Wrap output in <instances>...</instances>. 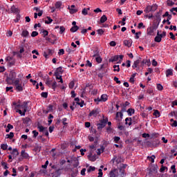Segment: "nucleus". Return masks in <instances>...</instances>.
<instances>
[{
	"label": "nucleus",
	"mask_w": 177,
	"mask_h": 177,
	"mask_svg": "<svg viewBox=\"0 0 177 177\" xmlns=\"http://www.w3.org/2000/svg\"><path fill=\"white\" fill-rule=\"evenodd\" d=\"M27 104V102H24L22 104L17 105V109H19L17 111V113H19L21 115H26L28 107Z\"/></svg>",
	"instance_id": "1"
},
{
	"label": "nucleus",
	"mask_w": 177,
	"mask_h": 177,
	"mask_svg": "<svg viewBox=\"0 0 177 177\" xmlns=\"http://www.w3.org/2000/svg\"><path fill=\"white\" fill-rule=\"evenodd\" d=\"M16 72L12 71L10 72L8 76L6 77V82L8 85H13V81L16 80Z\"/></svg>",
	"instance_id": "2"
},
{
	"label": "nucleus",
	"mask_w": 177,
	"mask_h": 177,
	"mask_svg": "<svg viewBox=\"0 0 177 177\" xmlns=\"http://www.w3.org/2000/svg\"><path fill=\"white\" fill-rule=\"evenodd\" d=\"M158 6L157 4H153L152 6H147V8L144 10L145 13H150V12H156Z\"/></svg>",
	"instance_id": "3"
},
{
	"label": "nucleus",
	"mask_w": 177,
	"mask_h": 177,
	"mask_svg": "<svg viewBox=\"0 0 177 177\" xmlns=\"http://www.w3.org/2000/svg\"><path fill=\"white\" fill-rule=\"evenodd\" d=\"M100 113V109L99 108L93 109L88 114V117L96 118Z\"/></svg>",
	"instance_id": "4"
},
{
	"label": "nucleus",
	"mask_w": 177,
	"mask_h": 177,
	"mask_svg": "<svg viewBox=\"0 0 177 177\" xmlns=\"http://www.w3.org/2000/svg\"><path fill=\"white\" fill-rule=\"evenodd\" d=\"M125 108H123L121 111V112H117L116 113V115H115V120L116 121H118V122H120V121L122 120V117L124 116V114H122V113H124V111H125Z\"/></svg>",
	"instance_id": "5"
},
{
	"label": "nucleus",
	"mask_w": 177,
	"mask_h": 177,
	"mask_svg": "<svg viewBox=\"0 0 177 177\" xmlns=\"http://www.w3.org/2000/svg\"><path fill=\"white\" fill-rule=\"evenodd\" d=\"M109 177H118V170L117 169H112L109 173Z\"/></svg>",
	"instance_id": "6"
},
{
	"label": "nucleus",
	"mask_w": 177,
	"mask_h": 177,
	"mask_svg": "<svg viewBox=\"0 0 177 177\" xmlns=\"http://www.w3.org/2000/svg\"><path fill=\"white\" fill-rule=\"evenodd\" d=\"M132 39H125L123 41V44L124 46H127V48H131L132 46Z\"/></svg>",
	"instance_id": "7"
},
{
	"label": "nucleus",
	"mask_w": 177,
	"mask_h": 177,
	"mask_svg": "<svg viewBox=\"0 0 177 177\" xmlns=\"http://www.w3.org/2000/svg\"><path fill=\"white\" fill-rule=\"evenodd\" d=\"M75 6L72 5L71 7H68V9H69V12L71 15H74V13H77L78 12V10L77 8H75Z\"/></svg>",
	"instance_id": "8"
},
{
	"label": "nucleus",
	"mask_w": 177,
	"mask_h": 177,
	"mask_svg": "<svg viewBox=\"0 0 177 177\" xmlns=\"http://www.w3.org/2000/svg\"><path fill=\"white\" fill-rule=\"evenodd\" d=\"M24 86V84H21V83H19V84H17L15 86V89L16 91H17V92H23Z\"/></svg>",
	"instance_id": "9"
},
{
	"label": "nucleus",
	"mask_w": 177,
	"mask_h": 177,
	"mask_svg": "<svg viewBox=\"0 0 177 177\" xmlns=\"http://www.w3.org/2000/svg\"><path fill=\"white\" fill-rule=\"evenodd\" d=\"M106 123H104L102 120L100 121V123L97 124V129H103L106 127Z\"/></svg>",
	"instance_id": "10"
},
{
	"label": "nucleus",
	"mask_w": 177,
	"mask_h": 177,
	"mask_svg": "<svg viewBox=\"0 0 177 177\" xmlns=\"http://www.w3.org/2000/svg\"><path fill=\"white\" fill-rule=\"evenodd\" d=\"M10 11L12 13H20V10L18 8H16V6L15 5L11 7Z\"/></svg>",
	"instance_id": "11"
},
{
	"label": "nucleus",
	"mask_w": 177,
	"mask_h": 177,
	"mask_svg": "<svg viewBox=\"0 0 177 177\" xmlns=\"http://www.w3.org/2000/svg\"><path fill=\"white\" fill-rule=\"evenodd\" d=\"M140 62H142V58H139L138 59H137L136 61H135L133 62V64L132 66L133 68H136L138 67V66L139 65V63H140Z\"/></svg>",
	"instance_id": "12"
},
{
	"label": "nucleus",
	"mask_w": 177,
	"mask_h": 177,
	"mask_svg": "<svg viewBox=\"0 0 177 177\" xmlns=\"http://www.w3.org/2000/svg\"><path fill=\"white\" fill-rule=\"evenodd\" d=\"M125 125H129V127L132 125V118H127L125 119Z\"/></svg>",
	"instance_id": "13"
},
{
	"label": "nucleus",
	"mask_w": 177,
	"mask_h": 177,
	"mask_svg": "<svg viewBox=\"0 0 177 177\" xmlns=\"http://www.w3.org/2000/svg\"><path fill=\"white\" fill-rule=\"evenodd\" d=\"M63 68L62 67H59L56 69L55 72V75H62L63 74Z\"/></svg>",
	"instance_id": "14"
},
{
	"label": "nucleus",
	"mask_w": 177,
	"mask_h": 177,
	"mask_svg": "<svg viewBox=\"0 0 177 177\" xmlns=\"http://www.w3.org/2000/svg\"><path fill=\"white\" fill-rule=\"evenodd\" d=\"M147 32L148 35H153L154 32V28H153V27L148 28L147 30Z\"/></svg>",
	"instance_id": "15"
},
{
	"label": "nucleus",
	"mask_w": 177,
	"mask_h": 177,
	"mask_svg": "<svg viewBox=\"0 0 177 177\" xmlns=\"http://www.w3.org/2000/svg\"><path fill=\"white\" fill-rule=\"evenodd\" d=\"M169 75H174V70L167 69L166 71V77H169Z\"/></svg>",
	"instance_id": "16"
},
{
	"label": "nucleus",
	"mask_w": 177,
	"mask_h": 177,
	"mask_svg": "<svg viewBox=\"0 0 177 177\" xmlns=\"http://www.w3.org/2000/svg\"><path fill=\"white\" fill-rule=\"evenodd\" d=\"M73 162H75V164L73 165L74 168H77V167L80 165V162L78 160V158H73Z\"/></svg>",
	"instance_id": "17"
},
{
	"label": "nucleus",
	"mask_w": 177,
	"mask_h": 177,
	"mask_svg": "<svg viewBox=\"0 0 177 177\" xmlns=\"http://www.w3.org/2000/svg\"><path fill=\"white\" fill-rule=\"evenodd\" d=\"M15 136V133L13 132H10L9 134L6 135V139H13Z\"/></svg>",
	"instance_id": "18"
},
{
	"label": "nucleus",
	"mask_w": 177,
	"mask_h": 177,
	"mask_svg": "<svg viewBox=\"0 0 177 177\" xmlns=\"http://www.w3.org/2000/svg\"><path fill=\"white\" fill-rule=\"evenodd\" d=\"M155 42H160L161 41V37H160V32L158 31L157 35L154 39Z\"/></svg>",
	"instance_id": "19"
},
{
	"label": "nucleus",
	"mask_w": 177,
	"mask_h": 177,
	"mask_svg": "<svg viewBox=\"0 0 177 177\" xmlns=\"http://www.w3.org/2000/svg\"><path fill=\"white\" fill-rule=\"evenodd\" d=\"M100 99L102 102H107L108 96L106 94H102Z\"/></svg>",
	"instance_id": "20"
},
{
	"label": "nucleus",
	"mask_w": 177,
	"mask_h": 177,
	"mask_svg": "<svg viewBox=\"0 0 177 177\" xmlns=\"http://www.w3.org/2000/svg\"><path fill=\"white\" fill-rule=\"evenodd\" d=\"M21 156L24 158H28V153H26V151L22 150L21 151Z\"/></svg>",
	"instance_id": "21"
},
{
	"label": "nucleus",
	"mask_w": 177,
	"mask_h": 177,
	"mask_svg": "<svg viewBox=\"0 0 177 177\" xmlns=\"http://www.w3.org/2000/svg\"><path fill=\"white\" fill-rule=\"evenodd\" d=\"M37 129H39V132H44L46 128L44 127V126L41 124L37 125Z\"/></svg>",
	"instance_id": "22"
},
{
	"label": "nucleus",
	"mask_w": 177,
	"mask_h": 177,
	"mask_svg": "<svg viewBox=\"0 0 177 177\" xmlns=\"http://www.w3.org/2000/svg\"><path fill=\"white\" fill-rule=\"evenodd\" d=\"M79 29H80V27H78V26H74L71 28V32H76V31H78Z\"/></svg>",
	"instance_id": "23"
},
{
	"label": "nucleus",
	"mask_w": 177,
	"mask_h": 177,
	"mask_svg": "<svg viewBox=\"0 0 177 177\" xmlns=\"http://www.w3.org/2000/svg\"><path fill=\"white\" fill-rule=\"evenodd\" d=\"M128 115H132V114H135V109L130 108L127 110Z\"/></svg>",
	"instance_id": "24"
},
{
	"label": "nucleus",
	"mask_w": 177,
	"mask_h": 177,
	"mask_svg": "<svg viewBox=\"0 0 177 177\" xmlns=\"http://www.w3.org/2000/svg\"><path fill=\"white\" fill-rule=\"evenodd\" d=\"M90 10V8H84L82 10V14L84 15V16H86L88 15V11Z\"/></svg>",
	"instance_id": "25"
},
{
	"label": "nucleus",
	"mask_w": 177,
	"mask_h": 177,
	"mask_svg": "<svg viewBox=\"0 0 177 177\" xmlns=\"http://www.w3.org/2000/svg\"><path fill=\"white\" fill-rule=\"evenodd\" d=\"M56 77V80H59V82H61V84H63V78L62 77V75L59 74H57L55 75Z\"/></svg>",
	"instance_id": "26"
},
{
	"label": "nucleus",
	"mask_w": 177,
	"mask_h": 177,
	"mask_svg": "<svg viewBox=\"0 0 177 177\" xmlns=\"http://www.w3.org/2000/svg\"><path fill=\"white\" fill-rule=\"evenodd\" d=\"M11 154H12V156H15V157H17V156H19V151L17 150V149H14Z\"/></svg>",
	"instance_id": "27"
},
{
	"label": "nucleus",
	"mask_w": 177,
	"mask_h": 177,
	"mask_svg": "<svg viewBox=\"0 0 177 177\" xmlns=\"http://www.w3.org/2000/svg\"><path fill=\"white\" fill-rule=\"evenodd\" d=\"M10 129H13V125L10 124H8L7 129H6V132H10Z\"/></svg>",
	"instance_id": "28"
},
{
	"label": "nucleus",
	"mask_w": 177,
	"mask_h": 177,
	"mask_svg": "<svg viewBox=\"0 0 177 177\" xmlns=\"http://www.w3.org/2000/svg\"><path fill=\"white\" fill-rule=\"evenodd\" d=\"M105 21H107V17L106 15H103L100 18V23H105Z\"/></svg>",
	"instance_id": "29"
},
{
	"label": "nucleus",
	"mask_w": 177,
	"mask_h": 177,
	"mask_svg": "<svg viewBox=\"0 0 177 177\" xmlns=\"http://www.w3.org/2000/svg\"><path fill=\"white\" fill-rule=\"evenodd\" d=\"M120 59V57L118 55H115L113 58L110 59V62H118V60Z\"/></svg>",
	"instance_id": "30"
},
{
	"label": "nucleus",
	"mask_w": 177,
	"mask_h": 177,
	"mask_svg": "<svg viewBox=\"0 0 177 177\" xmlns=\"http://www.w3.org/2000/svg\"><path fill=\"white\" fill-rule=\"evenodd\" d=\"M62 8V2L61 1H57L55 3V8L56 9H60Z\"/></svg>",
	"instance_id": "31"
},
{
	"label": "nucleus",
	"mask_w": 177,
	"mask_h": 177,
	"mask_svg": "<svg viewBox=\"0 0 177 177\" xmlns=\"http://www.w3.org/2000/svg\"><path fill=\"white\" fill-rule=\"evenodd\" d=\"M47 19H48V20H46V21H45V24H50V23H52V22L53 21V19H52L50 18V17H47Z\"/></svg>",
	"instance_id": "32"
},
{
	"label": "nucleus",
	"mask_w": 177,
	"mask_h": 177,
	"mask_svg": "<svg viewBox=\"0 0 177 177\" xmlns=\"http://www.w3.org/2000/svg\"><path fill=\"white\" fill-rule=\"evenodd\" d=\"M28 35H30V33L27 30H23L22 34H21L22 37H28Z\"/></svg>",
	"instance_id": "33"
},
{
	"label": "nucleus",
	"mask_w": 177,
	"mask_h": 177,
	"mask_svg": "<svg viewBox=\"0 0 177 177\" xmlns=\"http://www.w3.org/2000/svg\"><path fill=\"white\" fill-rule=\"evenodd\" d=\"M96 169V167L90 166L87 169V172H93Z\"/></svg>",
	"instance_id": "34"
},
{
	"label": "nucleus",
	"mask_w": 177,
	"mask_h": 177,
	"mask_svg": "<svg viewBox=\"0 0 177 177\" xmlns=\"http://www.w3.org/2000/svg\"><path fill=\"white\" fill-rule=\"evenodd\" d=\"M46 84L48 86H50L52 85V80L49 77H48L46 80Z\"/></svg>",
	"instance_id": "35"
},
{
	"label": "nucleus",
	"mask_w": 177,
	"mask_h": 177,
	"mask_svg": "<svg viewBox=\"0 0 177 177\" xmlns=\"http://www.w3.org/2000/svg\"><path fill=\"white\" fill-rule=\"evenodd\" d=\"M153 115L156 118H158V117H160V111H158V110H156L153 112Z\"/></svg>",
	"instance_id": "36"
},
{
	"label": "nucleus",
	"mask_w": 177,
	"mask_h": 177,
	"mask_svg": "<svg viewBox=\"0 0 177 177\" xmlns=\"http://www.w3.org/2000/svg\"><path fill=\"white\" fill-rule=\"evenodd\" d=\"M151 73H153V68H148L147 72L145 73V75L147 76L149 74H151Z\"/></svg>",
	"instance_id": "37"
},
{
	"label": "nucleus",
	"mask_w": 177,
	"mask_h": 177,
	"mask_svg": "<svg viewBox=\"0 0 177 177\" xmlns=\"http://www.w3.org/2000/svg\"><path fill=\"white\" fill-rule=\"evenodd\" d=\"M20 84V79H15L14 81H13V84L15 85V86L16 85H19Z\"/></svg>",
	"instance_id": "38"
},
{
	"label": "nucleus",
	"mask_w": 177,
	"mask_h": 177,
	"mask_svg": "<svg viewBox=\"0 0 177 177\" xmlns=\"http://www.w3.org/2000/svg\"><path fill=\"white\" fill-rule=\"evenodd\" d=\"M113 71H117L118 73H119L120 71V65H114L113 66Z\"/></svg>",
	"instance_id": "39"
},
{
	"label": "nucleus",
	"mask_w": 177,
	"mask_h": 177,
	"mask_svg": "<svg viewBox=\"0 0 177 177\" xmlns=\"http://www.w3.org/2000/svg\"><path fill=\"white\" fill-rule=\"evenodd\" d=\"M149 161L151 162H154V160L156 159V156L153 155L152 156H148Z\"/></svg>",
	"instance_id": "40"
},
{
	"label": "nucleus",
	"mask_w": 177,
	"mask_h": 177,
	"mask_svg": "<svg viewBox=\"0 0 177 177\" xmlns=\"http://www.w3.org/2000/svg\"><path fill=\"white\" fill-rule=\"evenodd\" d=\"M42 34H43V37L45 38V37H47L48 34H49V32H48V30H43L41 31Z\"/></svg>",
	"instance_id": "41"
},
{
	"label": "nucleus",
	"mask_w": 177,
	"mask_h": 177,
	"mask_svg": "<svg viewBox=\"0 0 177 177\" xmlns=\"http://www.w3.org/2000/svg\"><path fill=\"white\" fill-rule=\"evenodd\" d=\"M171 169L173 174H176V168L175 165H173L171 166Z\"/></svg>",
	"instance_id": "42"
},
{
	"label": "nucleus",
	"mask_w": 177,
	"mask_h": 177,
	"mask_svg": "<svg viewBox=\"0 0 177 177\" xmlns=\"http://www.w3.org/2000/svg\"><path fill=\"white\" fill-rule=\"evenodd\" d=\"M97 32L99 35H103V34H104V30H103V29H98Z\"/></svg>",
	"instance_id": "43"
},
{
	"label": "nucleus",
	"mask_w": 177,
	"mask_h": 177,
	"mask_svg": "<svg viewBox=\"0 0 177 177\" xmlns=\"http://www.w3.org/2000/svg\"><path fill=\"white\" fill-rule=\"evenodd\" d=\"M59 30V34H63V32L66 31V28H64V26H60Z\"/></svg>",
	"instance_id": "44"
},
{
	"label": "nucleus",
	"mask_w": 177,
	"mask_h": 177,
	"mask_svg": "<svg viewBox=\"0 0 177 177\" xmlns=\"http://www.w3.org/2000/svg\"><path fill=\"white\" fill-rule=\"evenodd\" d=\"M74 85H75V83H74V81H71L68 84L70 89H73V88H74Z\"/></svg>",
	"instance_id": "45"
},
{
	"label": "nucleus",
	"mask_w": 177,
	"mask_h": 177,
	"mask_svg": "<svg viewBox=\"0 0 177 177\" xmlns=\"http://www.w3.org/2000/svg\"><path fill=\"white\" fill-rule=\"evenodd\" d=\"M56 88H57V82L56 81L53 82V83L52 84V88L56 89Z\"/></svg>",
	"instance_id": "46"
},
{
	"label": "nucleus",
	"mask_w": 177,
	"mask_h": 177,
	"mask_svg": "<svg viewBox=\"0 0 177 177\" xmlns=\"http://www.w3.org/2000/svg\"><path fill=\"white\" fill-rule=\"evenodd\" d=\"M169 115H170V117H176L177 115V112L176 111H171V113H169Z\"/></svg>",
	"instance_id": "47"
},
{
	"label": "nucleus",
	"mask_w": 177,
	"mask_h": 177,
	"mask_svg": "<svg viewBox=\"0 0 177 177\" xmlns=\"http://www.w3.org/2000/svg\"><path fill=\"white\" fill-rule=\"evenodd\" d=\"M102 57H100L99 55L95 57V61L97 63H102Z\"/></svg>",
	"instance_id": "48"
},
{
	"label": "nucleus",
	"mask_w": 177,
	"mask_h": 177,
	"mask_svg": "<svg viewBox=\"0 0 177 177\" xmlns=\"http://www.w3.org/2000/svg\"><path fill=\"white\" fill-rule=\"evenodd\" d=\"M1 149H2L3 150H7L8 149V145L2 144L1 145Z\"/></svg>",
	"instance_id": "49"
},
{
	"label": "nucleus",
	"mask_w": 177,
	"mask_h": 177,
	"mask_svg": "<svg viewBox=\"0 0 177 177\" xmlns=\"http://www.w3.org/2000/svg\"><path fill=\"white\" fill-rule=\"evenodd\" d=\"M157 89L158 91H162L164 89V87L160 84H157Z\"/></svg>",
	"instance_id": "50"
},
{
	"label": "nucleus",
	"mask_w": 177,
	"mask_h": 177,
	"mask_svg": "<svg viewBox=\"0 0 177 177\" xmlns=\"http://www.w3.org/2000/svg\"><path fill=\"white\" fill-rule=\"evenodd\" d=\"M120 177L125 176V170L120 169Z\"/></svg>",
	"instance_id": "51"
},
{
	"label": "nucleus",
	"mask_w": 177,
	"mask_h": 177,
	"mask_svg": "<svg viewBox=\"0 0 177 177\" xmlns=\"http://www.w3.org/2000/svg\"><path fill=\"white\" fill-rule=\"evenodd\" d=\"M106 132L107 133H111L113 132V128L111 127H106Z\"/></svg>",
	"instance_id": "52"
},
{
	"label": "nucleus",
	"mask_w": 177,
	"mask_h": 177,
	"mask_svg": "<svg viewBox=\"0 0 177 177\" xmlns=\"http://www.w3.org/2000/svg\"><path fill=\"white\" fill-rule=\"evenodd\" d=\"M175 3H174V1H172V0H167V5L168 6H173V5H174Z\"/></svg>",
	"instance_id": "53"
},
{
	"label": "nucleus",
	"mask_w": 177,
	"mask_h": 177,
	"mask_svg": "<svg viewBox=\"0 0 177 177\" xmlns=\"http://www.w3.org/2000/svg\"><path fill=\"white\" fill-rule=\"evenodd\" d=\"M97 177H103V171L102 169H98V176Z\"/></svg>",
	"instance_id": "54"
},
{
	"label": "nucleus",
	"mask_w": 177,
	"mask_h": 177,
	"mask_svg": "<svg viewBox=\"0 0 177 177\" xmlns=\"http://www.w3.org/2000/svg\"><path fill=\"white\" fill-rule=\"evenodd\" d=\"M2 167H4V169H8L9 167H8V164L5 162H1Z\"/></svg>",
	"instance_id": "55"
},
{
	"label": "nucleus",
	"mask_w": 177,
	"mask_h": 177,
	"mask_svg": "<svg viewBox=\"0 0 177 177\" xmlns=\"http://www.w3.org/2000/svg\"><path fill=\"white\" fill-rule=\"evenodd\" d=\"M41 97H44L45 99H46V97H48V93L46 92H43L41 94Z\"/></svg>",
	"instance_id": "56"
},
{
	"label": "nucleus",
	"mask_w": 177,
	"mask_h": 177,
	"mask_svg": "<svg viewBox=\"0 0 177 177\" xmlns=\"http://www.w3.org/2000/svg\"><path fill=\"white\" fill-rule=\"evenodd\" d=\"M32 133H33V138H37V136H38L39 135V133L38 131H37V130L32 131Z\"/></svg>",
	"instance_id": "57"
},
{
	"label": "nucleus",
	"mask_w": 177,
	"mask_h": 177,
	"mask_svg": "<svg viewBox=\"0 0 177 177\" xmlns=\"http://www.w3.org/2000/svg\"><path fill=\"white\" fill-rule=\"evenodd\" d=\"M20 20V15H17L15 19H14L15 23H19Z\"/></svg>",
	"instance_id": "58"
},
{
	"label": "nucleus",
	"mask_w": 177,
	"mask_h": 177,
	"mask_svg": "<svg viewBox=\"0 0 177 177\" xmlns=\"http://www.w3.org/2000/svg\"><path fill=\"white\" fill-rule=\"evenodd\" d=\"M120 139H121L120 137L115 136L114 137V142H115V143H118V142H120Z\"/></svg>",
	"instance_id": "59"
},
{
	"label": "nucleus",
	"mask_w": 177,
	"mask_h": 177,
	"mask_svg": "<svg viewBox=\"0 0 177 177\" xmlns=\"http://www.w3.org/2000/svg\"><path fill=\"white\" fill-rule=\"evenodd\" d=\"M145 26L143 25V22H140V24H138V28H145Z\"/></svg>",
	"instance_id": "60"
},
{
	"label": "nucleus",
	"mask_w": 177,
	"mask_h": 177,
	"mask_svg": "<svg viewBox=\"0 0 177 177\" xmlns=\"http://www.w3.org/2000/svg\"><path fill=\"white\" fill-rule=\"evenodd\" d=\"M169 35H170L171 39H173V41H175V39H176L175 35H174V33L172 32H169Z\"/></svg>",
	"instance_id": "61"
},
{
	"label": "nucleus",
	"mask_w": 177,
	"mask_h": 177,
	"mask_svg": "<svg viewBox=\"0 0 177 177\" xmlns=\"http://www.w3.org/2000/svg\"><path fill=\"white\" fill-rule=\"evenodd\" d=\"M113 80L115 81V82H116V84H118L119 85H120V84H121V81H120L118 80V77H115Z\"/></svg>",
	"instance_id": "62"
},
{
	"label": "nucleus",
	"mask_w": 177,
	"mask_h": 177,
	"mask_svg": "<svg viewBox=\"0 0 177 177\" xmlns=\"http://www.w3.org/2000/svg\"><path fill=\"white\" fill-rule=\"evenodd\" d=\"M38 35V32H37V31H33V32H32V33H31V37H37Z\"/></svg>",
	"instance_id": "63"
},
{
	"label": "nucleus",
	"mask_w": 177,
	"mask_h": 177,
	"mask_svg": "<svg viewBox=\"0 0 177 177\" xmlns=\"http://www.w3.org/2000/svg\"><path fill=\"white\" fill-rule=\"evenodd\" d=\"M62 124L63 125H67V118H64L62 119Z\"/></svg>",
	"instance_id": "64"
}]
</instances>
